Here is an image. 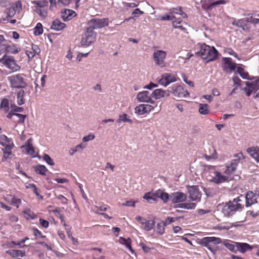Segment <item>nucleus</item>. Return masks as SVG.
Here are the masks:
<instances>
[{
  "mask_svg": "<svg viewBox=\"0 0 259 259\" xmlns=\"http://www.w3.org/2000/svg\"><path fill=\"white\" fill-rule=\"evenodd\" d=\"M245 200V206H250L252 204L257 203L256 196L252 191L248 192L245 197L240 195L234 198L232 201L226 203L222 209V212L225 216L232 215L237 211L242 210L244 205L242 202Z\"/></svg>",
  "mask_w": 259,
  "mask_h": 259,
  "instance_id": "nucleus-1",
  "label": "nucleus"
},
{
  "mask_svg": "<svg viewBox=\"0 0 259 259\" xmlns=\"http://www.w3.org/2000/svg\"><path fill=\"white\" fill-rule=\"evenodd\" d=\"M204 172L206 175L207 180L210 182L219 185L230 180V177L223 175L216 169L215 166L204 165Z\"/></svg>",
  "mask_w": 259,
  "mask_h": 259,
  "instance_id": "nucleus-2",
  "label": "nucleus"
},
{
  "mask_svg": "<svg viewBox=\"0 0 259 259\" xmlns=\"http://www.w3.org/2000/svg\"><path fill=\"white\" fill-rule=\"evenodd\" d=\"M195 54L206 60V62H209L217 59L219 52L214 47H210L204 43L200 45L199 51Z\"/></svg>",
  "mask_w": 259,
  "mask_h": 259,
  "instance_id": "nucleus-3",
  "label": "nucleus"
},
{
  "mask_svg": "<svg viewBox=\"0 0 259 259\" xmlns=\"http://www.w3.org/2000/svg\"><path fill=\"white\" fill-rule=\"evenodd\" d=\"M8 78L12 88L23 89L27 85V83L25 81L23 74L12 75L9 76Z\"/></svg>",
  "mask_w": 259,
  "mask_h": 259,
  "instance_id": "nucleus-4",
  "label": "nucleus"
},
{
  "mask_svg": "<svg viewBox=\"0 0 259 259\" xmlns=\"http://www.w3.org/2000/svg\"><path fill=\"white\" fill-rule=\"evenodd\" d=\"M234 157H236L235 159H232L230 163H227L226 165V169L224 173L228 177L233 174L236 171L240 159L242 157V154L241 153L236 154L234 155Z\"/></svg>",
  "mask_w": 259,
  "mask_h": 259,
  "instance_id": "nucleus-5",
  "label": "nucleus"
},
{
  "mask_svg": "<svg viewBox=\"0 0 259 259\" xmlns=\"http://www.w3.org/2000/svg\"><path fill=\"white\" fill-rule=\"evenodd\" d=\"M96 39V33L91 28H87L82 35L81 45L83 46H89Z\"/></svg>",
  "mask_w": 259,
  "mask_h": 259,
  "instance_id": "nucleus-6",
  "label": "nucleus"
},
{
  "mask_svg": "<svg viewBox=\"0 0 259 259\" xmlns=\"http://www.w3.org/2000/svg\"><path fill=\"white\" fill-rule=\"evenodd\" d=\"M201 244L206 247L213 254L215 253V249L212 246L211 243L214 245L219 244L222 243L221 239L215 237H205L201 239Z\"/></svg>",
  "mask_w": 259,
  "mask_h": 259,
  "instance_id": "nucleus-7",
  "label": "nucleus"
},
{
  "mask_svg": "<svg viewBox=\"0 0 259 259\" xmlns=\"http://www.w3.org/2000/svg\"><path fill=\"white\" fill-rule=\"evenodd\" d=\"M168 91H169V94H172L175 98H185L189 95L187 90H185L181 85L178 84L172 85L169 88Z\"/></svg>",
  "mask_w": 259,
  "mask_h": 259,
  "instance_id": "nucleus-8",
  "label": "nucleus"
},
{
  "mask_svg": "<svg viewBox=\"0 0 259 259\" xmlns=\"http://www.w3.org/2000/svg\"><path fill=\"white\" fill-rule=\"evenodd\" d=\"M88 24L89 25L88 28H92V30L94 31V29H101L108 26L109 19L108 18H93L88 21Z\"/></svg>",
  "mask_w": 259,
  "mask_h": 259,
  "instance_id": "nucleus-9",
  "label": "nucleus"
},
{
  "mask_svg": "<svg viewBox=\"0 0 259 259\" xmlns=\"http://www.w3.org/2000/svg\"><path fill=\"white\" fill-rule=\"evenodd\" d=\"M187 189L190 200L193 201H200L201 193L198 186H187Z\"/></svg>",
  "mask_w": 259,
  "mask_h": 259,
  "instance_id": "nucleus-10",
  "label": "nucleus"
},
{
  "mask_svg": "<svg viewBox=\"0 0 259 259\" xmlns=\"http://www.w3.org/2000/svg\"><path fill=\"white\" fill-rule=\"evenodd\" d=\"M0 62H3L5 66L13 71H17L20 69V67L17 65L14 57L12 56H7L5 55L0 59Z\"/></svg>",
  "mask_w": 259,
  "mask_h": 259,
  "instance_id": "nucleus-11",
  "label": "nucleus"
},
{
  "mask_svg": "<svg viewBox=\"0 0 259 259\" xmlns=\"http://www.w3.org/2000/svg\"><path fill=\"white\" fill-rule=\"evenodd\" d=\"M166 55V52L162 50H156L153 54V58L155 64L163 68L166 66V63L164 62Z\"/></svg>",
  "mask_w": 259,
  "mask_h": 259,
  "instance_id": "nucleus-12",
  "label": "nucleus"
},
{
  "mask_svg": "<svg viewBox=\"0 0 259 259\" xmlns=\"http://www.w3.org/2000/svg\"><path fill=\"white\" fill-rule=\"evenodd\" d=\"M177 81V75L170 73H164L161 75L158 82L161 85L167 87L170 83Z\"/></svg>",
  "mask_w": 259,
  "mask_h": 259,
  "instance_id": "nucleus-13",
  "label": "nucleus"
},
{
  "mask_svg": "<svg viewBox=\"0 0 259 259\" xmlns=\"http://www.w3.org/2000/svg\"><path fill=\"white\" fill-rule=\"evenodd\" d=\"M187 196L185 194L181 192H176L169 195V199L173 203H179L185 201Z\"/></svg>",
  "mask_w": 259,
  "mask_h": 259,
  "instance_id": "nucleus-14",
  "label": "nucleus"
},
{
  "mask_svg": "<svg viewBox=\"0 0 259 259\" xmlns=\"http://www.w3.org/2000/svg\"><path fill=\"white\" fill-rule=\"evenodd\" d=\"M230 58H223L222 67L226 72H231L235 70L236 63L232 62Z\"/></svg>",
  "mask_w": 259,
  "mask_h": 259,
  "instance_id": "nucleus-15",
  "label": "nucleus"
},
{
  "mask_svg": "<svg viewBox=\"0 0 259 259\" xmlns=\"http://www.w3.org/2000/svg\"><path fill=\"white\" fill-rule=\"evenodd\" d=\"M151 97H152L151 94L148 91L140 92L137 96L138 100L141 102L154 103L155 102L152 99Z\"/></svg>",
  "mask_w": 259,
  "mask_h": 259,
  "instance_id": "nucleus-16",
  "label": "nucleus"
},
{
  "mask_svg": "<svg viewBox=\"0 0 259 259\" xmlns=\"http://www.w3.org/2000/svg\"><path fill=\"white\" fill-rule=\"evenodd\" d=\"M151 96L155 99H160L162 98L169 96V91L168 90L156 89L152 92Z\"/></svg>",
  "mask_w": 259,
  "mask_h": 259,
  "instance_id": "nucleus-17",
  "label": "nucleus"
},
{
  "mask_svg": "<svg viewBox=\"0 0 259 259\" xmlns=\"http://www.w3.org/2000/svg\"><path fill=\"white\" fill-rule=\"evenodd\" d=\"M0 144L5 146L8 150H12L14 147V144L11 140L5 135H0Z\"/></svg>",
  "mask_w": 259,
  "mask_h": 259,
  "instance_id": "nucleus-18",
  "label": "nucleus"
},
{
  "mask_svg": "<svg viewBox=\"0 0 259 259\" xmlns=\"http://www.w3.org/2000/svg\"><path fill=\"white\" fill-rule=\"evenodd\" d=\"M75 16V12L70 9L65 10L61 13V17L64 21H69Z\"/></svg>",
  "mask_w": 259,
  "mask_h": 259,
  "instance_id": "nucleus-19",
  "label": "nucleus"
},
{
  "mask_svg": "<svg viewBox=\"0 0 259 259\" xmlns=\"http://www.w3.org/2000/svg\"><path fill=\"white\" fill-rule=\"evenodd\" d=\"M247 152L256 162H259V148L258 147H250L247 150Z\"/></svg>",
  "mask_w": 259,
  "mask_h": 259,
  "instance_id": "nucleus-20",
  "label": "nucleus"
},
{
  "mask_svg": "<svg viewBox=\"0 0 259 259\" xmlns=\"http://www.w3.org/2000/svg\"><path fill=\"white\" fill-rule=\"evenodd\" d=\"M154 195L160 198L164 203L167 202L169 199V195L163 190L159 189L155 192Z\"/></svg>",
  "mask_w": 259,
  "mask_h": 259,
  "instance_id": "nucleus-21",
  "label": "nucleus"
},
{
  "mask_svg": "<svg viewBox=\"0 0 259 259\" xmlns=\"http://www.w3.org/2000/svg\"><path fill=\"white\" fill-rule=\"evenodd\" d=\"M66 27V24L61 22L59 19H55L52 22L51 26V29L56 30L60 31Z\"/></svg>",
  "mask_w": 259,
  "mask_h": 259,
  "instance_id": "nucleus-22",
  "label": "nucleus"
},
{
  "mask_svg": "<svg viewBox=\"0 0 259 259\" xmlns=\"http://www.w3.org/2000/svg\"><path fill=\"white\" fill-rule=\"evenodd\" d=\"M236 244H237V251H240L242 253L252 249V247L246 243L236 242Z\"/></svg>",
  "mask_w": 259,
  "mask_h": 259,
  "instance_id": "nucleus-23",
  "label": "nucleus"
},
{
  "mask_svg": "<svg viewBox=\"0 0 259 259\" xmlns=\"http://www.w3.org/2000/svg\"><path fill=\"white\" fill-rule=\"evenodd\" d=\"M119 242L120 244L124 245L127 248H128L130 251L133 253H134V251L133 250L131 246V239L130 238H124L123 237H120L119 239Z\"/></svg>",
  "mask_w": 259,
  "mask_h": 259,
  "instance_id": "nucleus-24",
  "label": "nucleus"
},
{
  "mask_svg": "<svg viewBox=\"0 0 259 259\" xmlns=\"http://www.w3.org/2000/svg\"><path fill=\"white\" fill-rule=\"evenodd\" d=\"M196 207V204L195 203H180V204H177L175 208H181L186 209H194Z\"/></svg>",
  "mask_w": 259,
  "mask_h": 259,
  "instance_id": "nucleus-25",
  "label": "nucleus"
},
{
  "mask_svg": "<svg viewBox=\"0 0 259 259\" xmlns=\"http://www.w3.org/2000/svg\"><path fill=\"white\" fill-rule=\"evenodd\" d=\"M118 123L121 122H128L129 123H132L133 120L131 119L130 116L125 113H122L119 115L118 119L117 121Z\"/></svg>",
  "mask_w": 259,
  "mask_h": 259,
  "instance_id": "nucleus-26",
  "label": "nucleus"
},
{
  "mask_svg": "<svg viewBox=\"0 0 259 259\" xmlns=\"http://www.w3.org/2000/svg\"><path fill=\"white\" fill-rule=\"evenodd\" d=\"M34 170L36 173L42 176H46L48 169L44 165L38 164L34 166Z\"/></svg>",
  "mask_w": 259,
  "mask_h": 259,
  "instance_id": "nucleus-27",
  "label": "nucleus"
},
{
  "mask_svg": "<svg viewBox=\"0 0 259 259\" xmlns=\"http://www.w3.org/2000/svg\"><path fill=\"white\" fill-rule=\"evenodd\" d=\"M6 252L13 257H23L25 255V252L20 250H9Z\"/></svg>",
  "mask_w": 259,
  "mask_h": 259,
  "instance_id": "nucleus-28",
  "label": "nucleus"
},
{
  "mask_svg": "<svg viewBox=\"0 0 259 259\" xmlns=\"http://www.w3.org/2000/svg\"><path fill=\"white\" fill-rule=\"evenodd\" d=\"M0 108L5 112H8L9 110V100L7 98H4L1 100Z\"/></svg>",
  "mask_w": 259,
  "mask_h": 259,
  "instance_id": "nucleus-29",
  "label": "nucleus"
},
{
  "mask_svg": "<svg viewBox=\"0 0 259 259\" xmlns=\"http://www.w3.org/2000/svg\"><path fill=\"white\" fill-rule=\"evenodd\" d=\"M227 3V1H225V0H219V1H215V2H214L213 3H212L211 4H210L209 5L207 6V7L205 6H203L202 7V8L203 9H206V10H211L212 9V8L217 6V5H224V4H226Z\"/></svg>",
  "mask_w": 259,
  "mask_h": 259,
  "instance_id": "nucleus-30",
  "label": "nucleus"
},
{
  "mask_svg": "<svg viewBox=\"0 0 259 259\" xmlns=\"http://www.w3.org/2000/svg\"><path fill=\"white\" fill-rule=\"evenodd\" d=\"M24 91L20 90L17 93V103L19 105H22L25 103L24 99Z\"/></svg>",
  "mask_w": 259,
  "mask_h": 259,
  "instance_id": "nucleus-31",
  "label": "nucleus"
},
{
  "mask_svg": "<svg viewBox=\"0 0 259 259\" xmlns=\"http://www.w3.org/2000/svg\"><path fill=\"white\" fill-rule=\"evenodd\" d=\"M144 229L145 231H149L153 229L155 226V222L154 221L150 222L149 221H144Z\"/></svg>",
  "mask_w": 259,
  "mask_h": 259,
  "instance_id": "nucleus-32",
  "label": "nucleus"
},
{
  "mask_svg": "<svg viewBox=\"0 0 259 259\" xmlns=\"http://www.w3.org/2000/svg\"><path fill=\"white\" fill-rule=\"evenodd\" d=\"M165 226V224H164V222H161L160 223H158L157 224L156 226V232L158 233L160 235H162L164 233L165 229L164 227Z\"/></svg>",
  "mask_w": 259,
  "mask_h": 259,
  "instance_id": "nucleus-33",
  "label": "nucleus"
},
{
  "mask_svg": "<svg viewBox=\"0 0 259 259\" xmlns=\"http://www.w3.org/2000/svg\"><path fill=\"white\" fill-rule=\"evenodd\" d=\"M135 112L138 115H142L146 114L145 109L143 104H141L135 108Z\"/></svg>",
  "mask_w": 259,
  "mask_h": 259,
  "instance_id": "nucleus-34",
  "label": "nucleus"
},
{
  "mask_svg": "<svg viewBox=\"0 0 259 259\" xmlns=\"http://www.w3.org/2000/svg\"><path fill=\"white\" fill-rule=\"evenodd\" d=\"M43 33L42 25L40 23H37L34 28V34L39 35Z\"/></svg>",
  "mask_w": 259,
  "mask_h": 259,
  "instance_id": "nucleus-35",
  "label": "nucleus"
},
{
  "mask_svg": "<svg viewBox=\"0 0 259 259\" xmlns=\"http://www.w3.org/2000/svg\"><path fill=\"white\" fill-rule=\"evenodd\" d=\"M32 3L37 6V8H44L48 6V2L47 0L36 1Z\"/></svg>",
  "mask_w": 259,
  "mask_h": 259,
  "instance_id": "nucleus-36",
  "label": "nucleus"
},
{
  "mask_svg": "<svg viewBox=\"0 0 259 259\" xmlns=\"http://www.w3.org/2000/svg\"><path fill=\"white\" fill-rule=\"evenodd\" d=\"M24 147H25L27 154L32 155L33 157H35V155H33L35 152V150L32 145L30 144L28 142L27 144H26Z\"/></svg>",
  "mask_w": 259,
  "mask_h": 259,
  "instance_id": "nucleus-37",
  "label": "nucleus"
},
{
  "mask_svg": "<svg viewBox=\"0 0 259 259\" xmlns=\"http://www.w3.org/2000/svg\"><path fill=\"white\" fill-rule=\"evenodd\" d=\"M246 87H250L251 88H254V91L259 90V79L252 81L251 82H246Z\"/></svg>",
  "mask_w": 259,
  "mask_h": 259,
  "instance_id": "nucleus-38",
  "label": "nucleus"
},
{
  "mask_svg": "<svg viewBox=\"0 0 259 259\" xmlns=\"http://www.w3.org/2000/svg\"><path fill=\"white\" fill-rule=\"evenodd\" d=\"M26 187L27 189L32 188L33 189V192L38 197V198L40 200L43 199V196L40 195L39 193L37 192V188L34 184H29L28 185L26 186Z\"/></svg>",
  "mask_w": 259,
  "mask_h": 259,
  "instance_id": "nucleus-39",
  "label": "nucleus"
},
{
  "mask_svg": "<svg viewBox=\"0 0 259 259\" xmlns=\"http://www.w3.org/2000/svg\"><path fill=\"white\" fill-rule=\"evenodd\" d=\"M16 10H15L14 7H12L7 8L5 10V13L7 15L8 18L13 17L16 14Z\"/></svg>",
  "mask_w": 259,
  "mask_h": 259,
  "instance_id": "nucleus-40",
  "label": "nucleus"
},
{
  "mask_svg": "<svg viewBox=\"0 0 259 259\" xmlns=\"http://www.w3.org/2000/svg\"><path fill=\"white\" fill-rule=\"evenodd\" d=\"M199 112L200 114L203 115H206L208 113V105L205 104H200Z\"/></svg>",
  "mask_w": 259,
  "mask_h": 259,
  "instance_id": "nucleus-41",
  "label": "nucleus"
},
{
  "mask_svg": "<svg viewBox=\"0 0 259 259\" xmlns=\"http://www.w3.org/2000/svg\"><path fill=\"white\" fill-rule=\"evenodd\" d=\"M36 12L40 17L42 18H46L48 14L47 11L46 9H45V8H36Z\"/></svg>",
  "mask_w": 259,
  "mask_h": 259,
  "instance_id": "nucleus-42",
  "label": "nucleus"
},
{
  "mask_svg": "<svg viewBox=\"0 0 259 259\" xmlns=\"http://www.w3.org/2000/svg\"><path fill=\"white\" fill-rule=\"evenodd\" d=\"M224 245L230 251L236 252L237 251V244H236V242L235 244L229 243H225Z\"/></svg>",
  "mask_w": 259,
  "mask_h": 259,
  "instance_id": "nucleus-43",
  "label": "nucleus"
},
{
  "mask_svg": "<svg viewBox=\"0 0 259 259\" xmlns=\"http://www.w3.org/2000/svg\"><path fill=\"white\" fill-rule=\"evenodd\" d=\"M43 160H44L48 164L50 165H54L55 163L51 157L48 154H45L43 156Z\"/></svg>",
  "mask_w": 259,
  "mask_h": 259,
  "instance_id": "nucleus-44",
  "label": "nucleus"
},
{
  "mask_svg": "<svg viewBox=\"0 0 259 259\" xmlns=\"http://www.w3.org/2000/svg\"><path fill=\"white\" fill-rule=\"evenodd\" d=\"M154 194L151 195L150 192H148L145 194L143 196V198L147 200L148 202H150L151 200L152 201H156V199L154 197Z\"/></svg>",
  "mask_w": 259,
  "mask_h": 259,
  "instance_id": "nucleus-45",
  "label": "nucleus"
},
{
  "mask_svg": "<svg viewBox=\"0 0 259 259\" xmlns=\"http://www.w3.org/2000/svg\"><path fill=\"white\" fill-rule=\"evenodd\" d=\"M181 21H175L172 22V26L175 28H178L185 31L186 29L181 25Z\"/></svg>",
  "mask_w": 259,
  "mask_h": 259,
  "instance_id": "nucleus-46",
  "label": "nucleus"
},
{
  "mask_svg": "<svg viewBox=\"0 0 259 259\" xmlns=\"http://www.w3.org/2000/svg\"><path fill=\"white\" fill-rule=\"evenodd\" d=\"M203 191L207 197H212L214 194L213 190L210 188H203Z\"/></svg>",
  "mask_w": 259,
  "mask_h": 259,
  "instance_id": "nucleus-47",
  "label": "nucleus"
},
{
  "mask_svg": "<svg viewBox=\"0 0 259 259\" xmlns=\"http://www.w3.org/2000/svg\"><path fill=\"white\" fill-rule=\"evenodd\" d=\"M2 150L4 154V155L3 156V161H5V160H6L8 157L9 155H11V154H12L11 150H8L5 147V148L3 149Z\"/></svg>",
  "mask_w": 259,
  "mask_h": 259,
  "instance_id": "nucleus-48",
  "label": "nucleus"
},
{
  "mask_svg": "<svg viewBox=\"0 0 259 259\" xmlns=\"http://www.w3.org/2000/svg\"><path fill=\"white\" fill-rule=\"evenodd\" d=\"M11 108L13 112H22L23 111L22 107H18L15 104H11Z\"/></svg>",
  "mask_w": 259,
  "mask_h": 259,
  "instance_id": "nucleus-49",
  "label": "nucleus"
},
{
  "mask_svg": "<svg viewBox=\"0 0 259 259\" xmlns=\"http://www.w3.org/2000/svg\"><path fill=\"white\" fill-rule=\"evenodd\" d=\"M144 13V12L142 11H141L139 8H137L134 10V11L132 13V15H134L133 17H134V20L136 18H138L140 15H142Z\"/></svg>",
  "mask_w": 259,
  "mask_h": 259,
  "instance_id": "nucleus-50",
  "label": "nucleus"
},
{
  "mask_svg": "<svg viewBox=\"0 0 259 259\" xmlns=\"http://www.w3.org/2000/svg\"><path fill=\"white\" fill-rule=\"evenodd\" d=\"M139 4V2L137 3H125L123 2V5L124 7L126 8H135L137 6H138Z\"/></svg>",
  "mask_w": 259,
  "mask_h": 259,
  "instance_id": "nucleus-51",
  "label": "nucleus"
},
{
  "mask_svg": "<svg viewBox=\"0 0 259 259\" xmlns=\"http://www.w3.org/2000/svg\"><path fill=\"white\" fill-rule=\"evenodd\" d=\"M14 115L17 116L19 118L18 122L19 123H24L26 117L25 115H23L21 114L15 113Z\"/></svg>",
  "mask_w": 259,
  "mask_h": 259,
  "instance_id": "nucleus-52",
  "label": "nucleus"
},
{
  "mask_svg": "<svg viewBox=\"0 0 259 259\" xmlns=\"http://www.w3.org/2000/svg\"><path fill=\"white\" fill-rule=\"evenodd\" d=\"M243 90L245 92L246 95L249 97L251 95L252 92L254 91V88L253 89L250 87H247L244 88Z\"/></svg>",
  "mask_w": 259,
  "mask_h": 259,
  "instance_id": "nucleus-53",
  "label": "nucleus"
},
{
  "mask_svg": "<svg viewBox=\"0 0 259 259\" xmlns=\"http://www.w3.org/2000/svg\"><path fill=\"white\" fill-rule=\"evenodd\" d=\"M21 203V199L19 198H13L11 201V204L15 205L17 207H19V205Z\"/></svg>",
  "mask_w": 259,
  "mask_h": 259,
  "instance_id": "nucleus-54",
  "label": "nucleus"
},
{
  "mask_svg": "<svg viewBox=\"0 0 259 259\" xmlns=\"http://www.w3.org/2000/svg\"><path fill=\"white\" fill-rule=\"evenodd\" d=\"M33 234L35 237L40 236L41 238H46V236L42 235L41 232L39 231L37 228H33Z\"/></svg>",
  "mask_w": 259,
  "mask_h": 259,
  "instance_id": "nucleus-55",
  "label": "nucleus"
},
{
  "mask_svg": "<svg viewBox=\"0 0 259 259\" xmlns=\"http://www.w3.org/2000/svg\"><path fill=\"white\" fill-rule=\"evenodd\" d=\"M225 51L230 55L234 56L235 58L239 59L237 54L232 49L227 48L225 49Z\"/></svg>",
  "mask_w": 259,
  "mask_h": 259,
  "instance_id": "nucleus-56",
  "label": "nucleus"
},
{
  "mask_svg": "<svg viewBox=\"0 0 259 259\" xmlns=\"http://www.w3.org/2000/svg\"><path fill=\"white\" fill-rule=\"evenodd\" d=\"M170 11L172 13L180 15L181 13L183 12V10L182 7H178L171 9Z\"/></svg>",
  "mask_w": 259,
  "mask_h": 259,
  "instance_id": "nucleus-57",
  "label": "nucleus"
},
{
  "mask_svg": "<svg viewBox=\"0 0 259 259\" xmlns=\"http://www.w3.org/2000/svg\"><path fill=\"white\" fill-rule=\"evenodd\" d=\"M13 7L15 8V10H16V11H19L20 10L22 9V4H21V1H16L15 3L14 6Z\"/></svg>",
  "mask_w": 259,
  "mask_h": 259,
  "instance_id": "nucleus-58",
  "label": "nucleus"
},
{
  "mask_svg": "<svg viewBox=\"0 0 259 259\" xmlns=\"http://www.w3.org/2000/svg\"><path fill=\"white\" fill-rule=\"evenodd\" d=\"M95 136L93 134H89L88 136H84L83 139L82 141L84 142L89 141L90 140H92L95 139Z\"/></svg>",
  "mask_w": 259,
  "mask_h": 259,
  "instance_id": "nucleus-59",
  "label": "nucleus"
},
{
  "mask_svg": "<svg viewBox=\"0 0 259 259\" xmlns=\"http://www.w3.org/2000/svg\"><path fill=\"white\" fill-rule=\"evenodd\" d=\"M176 17L174 16H170L169 15H165V16H162L160 19L162 20H174Z\"/></svg>",
  "mask_w": 259,
  "mask_h": 259,
  "instance_id": "nucleus-60",
  "label": "nucleus"
},
{
  "mask_svg": "<svg viewBox=\"0 0 259 259\" xmlns=\"http://www.w3.org/2000/svg\"><path fill=\"white\" fill-rule=\"evenodd\" d=\"M245 26V21L244 19H239V20H237L236 26H237L238 27L242 28L244 29Z\"/></svg>",
  "mask_w": 259,
  "mask_h": 259,
  "instance_id": "nucleus-61",
  "label": "nucleus"
},
{
  "mask_svg": "<svg viewBox=\"0 0 259 259\" xmlns=\"http://www.w3.org/2000/svg\"><path fill=\"white\" fill-rule=\"evenodd\" d=\"M57 199L59 200L62 204H66L67 203V199L62 195H59L57 196Z\"/></svg>",
  "mask_w": 259,
  "mask_h": 259,
  "instance_id": "nucleus-62",
  "label": "nucleus"
},
{
  "mask_svg": "<svg viewBox=\"0 0 259 259\" xmlns=\"http://www.w3.org/2000/svg\"><path fill=\"white\" fill-rule=\"evenodd\" d=\"M39 223L40 225L44 228H47L49 227V223L46 220L40 218L39 219Z\"/></svg>",
  "mask_w": 259,
  "mask_h": 259,
  "instance_id": "nucleus-63",
  "label": "nucleus"
},
{
  "mask_svg": "<svg viewBox=\"0 0 259 259\" xmlns=\"http://www.w3.org/2000/svg\"><path fill=\"white\" fill-rule=\"evenodd\" d=\"M232 79L234 85H240L241 80L238 76H234Z\"/></svg>",
  "mask_w": 259,
  "mask_h": 259,
  "instance_id": "nucleus-64",
  "label": "nucleus"
}]
</instances>
